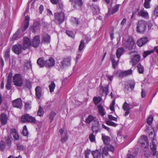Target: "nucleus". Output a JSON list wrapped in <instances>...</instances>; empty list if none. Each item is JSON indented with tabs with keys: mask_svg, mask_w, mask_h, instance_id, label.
Returning a JSON list of instances; mask_svg holds the SVG:
<instances>
[{
	"mask_svg": "<svg viewBox=\"0 0 158 158\" xmlns=\"http://www.w3.org/2000/svg\"><path fill=\"white\" fill-rule=\"evenodd\" d=\"M123 45L125 49L131 51L134 48L135 43L134 38L131 36H129L123 41Z\"/></svg>",
	"mask_w": 158,
	"mask_h": 158,
	"instance_id": "nucleus-1",
	"label": "nucleus"
},
{
	"mask_svg": "<svg viewBox=\"0 0 158 158\" xmlns=\"http://www.w3.org/2000/svg\"><path fill=\"white\" fill-rule=\"evenodd\" d=\"M148 24L147 22L143 19L138 21L136 27V31L138 33L143 34L146 31Z\"/></svg>",
	"mask_w": 158,
	"mask_h": 158,
	"instance_id": "nucleus-2",
	"label": "nucleus"
},
{
	"mask_svg": "<svg viewBox=\"0 0 158 158\" xmlns=\"http://www.w3.org/2000/svg\"><path fill=\"white\" fill-rule=\"evenodd\" d=\"M21 121L23 123L27 122L35 123H36L35 118L28 114L22 115L21 118Z\"/></svg>",
	"mask_w": 158,
	"mask_h": 158,
	"instance_id": "nucleus-3",
	"label": "nucleus"
},
{
	"mask_svg": "<svg viewBox=\"0 0 158 158\" xmlns=\"http://www.w3.org/2000/svg\"><path fill=\"white\" fill-rule=\"evenodd\" d=\"M14 84L17 86L20 87L23 84V81L21 75L19 74H15L13 77Z\"/></svg>",
	"mask_w": 158,
	"mask_h": 158,
	"instance_id": "nucleus-4",
	"label": "nucleus"
},
{
	"mask_svg": "<svg viewBox=\"0 0 158 158\" xmlns=\"http://www.w3.org/2000/svg\"><path fill=\"white\" fill-rule=\"evenodd\" d=\"M54 17L55 20L58 21L59 24L63 23L64 21L65 15L62 11L55 13Z\"/></svg>",
	"mask_w": 158,
	"mask_h": 158,
	"instance_id": "nucleus-5",
	"label": "nucleus"
},
{
	"mask_svg": "<svg viewBox=\"0 0 158 158\" xmlns=\"http://www.w3.org/2000/svg\"><path fill=\"white\" fill-rule=\"evenodd\" d=\"M23 45V49L24 50L30 48L31 45V43L30 39L27 37H24Z\"/></svg>",
	"mask_w": 158,
	"mask_h": 158,
	"instance_id": "nucleus-6",
	"label": "nucleus"
},
{
	"mask_svg": "<svg viewBox=\"0 0 158 158\" xmlns=\"http://www.w3.org/2000/svg\"><path fill=\"white\" fill-rule=\"evenodd\" d=\"M91 129L93 133H97L100 131V124L99 121L95 120L93 122L91 127Z\"/></svg>",
	"mask_w": 158,
	"mask_h": 158,
	"instance_id": "nucleus-7",
	"label": "nucleus"
},
{
	"mask_svg": "<svg viewBox=\"0 0 158 158\" xmlns=\"http://www.w3.org/2000/svg\"><path fill=\"white\" fill-rule=\"evenodd\" d=\"M13 51L16 54L19 55L22 52L23 47L21 44H17L14 45L12 47Z\"/></svg>",
	"mask_w": 158,
	"mask_h": 158,
	"instance_id": "nucleus-8",
	"label": "nucleus"
},
{
	"mask_svg": "<svg viewBox=\"0 0 158 158\" xmlns=\"http://www.w3.org/2000/svg\"><path fill=\"white\" fill-rule=\"evenodd\" d=\"M132 66H134L137 64L140 60L141 57L139 55L135 54L131 57Z\"/></svg>",
	"mask_w": 158,
	"mask_h": 158,
	"instance_id": "nucleus-9",
	"label": "nucleus"
},
{
	"mask_svg": "<svg viewBox=\"0 0 158 158\" xmlns=\"http://www.w3.org/2000/svg\"><path fill=\"white\" fill-rule=\"evenodd\" d=\"M70 2H72L73 7L75 9H80L83 5L82 0H69Z\"/></svg>",
	"mask_w": 158,
	"mask_h": 158,
	"instance_id": "nucleus-10",
	"label": "nucleus"
},
{
	"mask_svg": "<svg viewBox=\"0 0 158 158\" xmlns=\"http://www.w3.org/2000/svg\"><path fill=\"white\" fill-rule=\"evenodd\" d=\"M148 40V37H144L138 39L136 44L139 47H141L146 44Z\"/></svg>",
	"mask_w": 158,
	"mask_h": 158,
	"instance_id": "nucleus-11",
	"label": "nucleus"
},
{
	"mask_svg": "<svg viewBox=\"0 0 158 158\" xmlns=\"http://www.w3.org/2000/svg\"><path fill=\"white\" fill-rule=\"evenodd\" d=\"M55 64V61L54 59L51 57L45 61V66L48 68H51L54 66Z\"/></svg>",
	"mask_w": 158,
	"mask_h": 158,
	"instance_id": "nucleus-12",
	"label": "nucleus"
},
{
	"mask_svg": "<svg viewBox=\"0 0 158 158\" xmlns=\"http://www.w3.org/2000/svg\"><path fill=\"white\" fill-rule=\"evenodd\" d=\"M14 107L21 109L22 107V102L21 98H17L12 102Z\"/></svg>",
	"mask_w": 158,
	"mask_h": 158,
	"instance_id": "nucleus-13",
	"label": "nucleus"
},
{
	"mask_svg": "<svg viewBox=\"0 0 158 158\" xmlns=\"http://www.w3.org/2000/svg\"><path fill=\"white\" fill-rule=\"evenodd\" d=\"M8 118L7 115L4 113H2L0 115V121L2 125H4L7 123Z\"/></svg>",
	"mask_w": 158,
	"mask_h": 158,
	"instance_id": "nucleus-14",
	"label": "nucleus"
},
{
	"mask_svg": "<svg viewBox=\"0 0 158 158\" xmlns=\"http://www.w3.org/2000/svg\"><path fill=\"white\" fill-rule=\"evenodd\" d=\"M135 82L131 80L125 85L124 89L125 91H129V88L131 90H133L135 86Z\"/></svg>",
	"mask_w": 158,
	"mask_h": 158,
	"instance_id": "nucleus-15",
	"label": "nucleus"
},
{
	"mask_svg": "<svg viewBox=\"0 0 158 158\" xmlns=\"http://www.w3.org/2000/svg\"><path fill=\"white\" fill-rule=\"evenodd\" d=\"M40 37L39 35L35 36L32 41V46L35 48L38 47L40 44Z\"/></svg>",
	"mask_w": 158,
	"mask_h": 158,
	"instance_id": "nucleus-16",
	"label": "nucleus"
},
{
	"mask_svg": "<svg viewBox=\"0 0 158 158\" xmlns=\"http://www.w3.org/2000/svg\"><path fill=\"white\" fill-rule=\"evenodd\" d=\"M36 98L39 99H40L42 96V89L40 86H37L35 89Z\"/></svg>",
	"mask_w": 158,
	"mask_h": 158,
	"instance_id": "nucleus-17",
	"label": "nucleus"
},
{
	"mask_svg": "<svg viewBox=\"0 0 158 158\" xmlns=\"http://www.w3.org/2000/svg\"><path fill=\"white\" fill-rule=\"evenodd\" d=\"M71 58L70 57H68L64 58L63 60L61 62V67L63 68L68 66H69L71 64Z\"/></svg>",
	"mask_w": 158,
	"mask_h": 158,
	"instance_id": "nucleus-18",
	"label": "nucleus"
},
{
	"mask_svg": "<svg viewBox=\"0 0 158 158\" xmlns=\"http://www.w3.org/2000/svg\"><path fill=\"white\" fill-rule=\"evenodd\" d=\"M10 136L12 137L15 140H18L19 139V136L15 128H12L10 130Z\"/></svg>",
	"mask_w": 158,
	"mask_h": 158,
	"instance_id": "nucleus-19",
	"label": "nucleus"
},
{
	"mask_svg": "<svg viewBox=\"0 0 158 158\" xmlns=\"http://www.w3.org/2000/svg\"><path fill=\"white\" fill-rule=\"evenodd\" d=\"M132 70L130 69L128 70L119 72L118 74V76L120 77H123L132 74Z\"/></svg>",
	"mask_w": 158,
	"mask_h": 158,
	"instance_id": "nucleus-20",
	"label": "nucleus"
},
{
	"mask_svg": "<svg viewBox=\"0 0 158 158\" xmlns=\"http://www.w3.org/2000/svg\"><path fill=\"white\" fill-rule=\"evenodd\" d=\"M137 15L138 17H141L145 19H148L149 18L148 13L145 11L144 9L138 12Z\"/></svg>",
	"mask_w": 158,
	"mask_h": 158,
	"instance_id": "nucleus-21",
	"label": "nucleus"
},
{
	"mask_svg": "<svg viewBox=\"0 0 158 158\" xmlns=\"http://www.w3.org/2000/svg\"><path fill=\"white\" fill-rule=\"evenodd\" d=\"M119 6V4H116L112 9H109L108 10V15H110L111 14L112 15L117 12L118 10Z\"/></svg>",
	"mask_w": 158,
	"mask_h": 158,
	"instance_id": "nucleus-22",
	"label": "nucleus"
},
{
	"mask_svg": "<svg viewBox=\"0 0 158 158\" xmlns=\"http://www.w3.org/2000/svg\"><path fill=\"white\" fill-rule=\"evenodd\" d=\"M50 38V36L48 34L43 35L41 37V42L43 44L49 43Z\"/></svg>",
	"mask_w": 158,
	"mask_h": 158,
	"instance_id": "nucleus-23",
	"label": "nucleus"
},
{
	"mask_svg": "<svg viewBox=\"0 0 158 158\" xmlns=\"http://www.w3.org/2000/svg\"><path fill=\"white\" fill-rule=\"evenodd\" d=\"M150 148L152 152V155L153 156H155L156 153V143L153 139L152 143H150Z\"/></svg>",
	"mask_w": 158,
	"mask_h": 158,
	"instance_id": "nucleus-24",
	"label": "nucleus"
},
{
	"mask_svg": "<svg viewBox=\"0 0 158 158\" xmlns=\"http://www.w3.org/2000/svg\"><path fill=\"white\" fill-rule=\"evenodd\" d=\"M30 17L27 15L25 17L24 25L22 31L24 32L28 27L29 25Z\"/></svg>",
	"mask_w": 158,
	"mask_h": 158,
	"instance_id": "nucleus-25",
	"label": "nucleus"
},
{
	"mask_svg": "<svg viewBox=\"0 0 158 158\" xmlns=\"http://www.w3.org/2000/svg\"><path fill=\"white\" fill-rule=\"evenodd\" d=\"M102 139L105 145H107L109 144L110 140L109 136L102 134Z\"/></svg>",
	"mask_w": 158,
	"mask_h": 158,
	"instance_id": "nucleus-26",
	"label": "nucleus"
},
{
	"mask_svg": "<svg viewBox=\"0 0 158 158\" xmlns=\"http://www.w3.org/2000/svg\"><path fill=\"white\" fill-rule=\"evenodd\" d=\"M139 141L142 144H144L145 143H146L148 145V138L147 136L145 135H143L141 136Z\"/></svg>",
	"mask_w": 158,
	"mask_h": 158,
	"instance_id": "nucleus-27",
	"label": "nucleus"
},
{
	"mask_svg": "<svg viewBox=\"0 0 158 158\" xmlns=\"http://www.w3.org/2000/svg\"><path fill=\"white\" fill-rule=\"evenodd\" d=\"M110 59L111 61L112 66L114 69H115L118 64L119 60H116L114 59V56H112L110 57Z\"/></svg>",
	"mask_w": 158,
	"mask_h": 158,
	"instance_id": "nucleus-28",
	"label": "nucleus"
},
{
	"mask_svg": "<svg viewBox=\"0 0 158 158\" xmlns=\"http://www.w3.org/2000/svg\"><path fill=\"white\" fill-rule=\"evenodd\" d=\"M37 63L40 67H43L45 66V61H44L43 58L40 57L38 59Z\"/></svg>",
	"mask_w": 158,
	"mask_h": 158,
	"instance_id": "nucleus-29",
	"label": "nucleus"
},
{
	"mask_svg": "<svg viewBox=\"0 0 158 158\" xmlns=\"http://www.w3.org/2000/svg\"><path fill=\"white\" fill-rule=\"evenodd\" d=\"M92 154L94 158H100L101 156V154L98 150L92 151Z\"/></svg>",
	"mask_w": 158,
	"mask_h": 158,
	"instance_id": "nucleus-30",
	"label": "nucleus"
},
{
	"mask_svg": "<svg viewBox=\"0 0 158 158\" xmlns=\"http://www.w3.org/2000/svg\"><path fill=\"white\" fill-rule=\"evenodd\" d=\"M124 51V49L123 48L121 47L118 48L116 52V55L117 57L118 58H119L123 54Z\"/></svg>",
	"mask_w": 158,
	"mask_h": 158,
	"instance_id": "nucleus-31",
	"label": "nucleus"
},
{
	"mask_svg": "<svg viewBox=\"0 0 158 158\" xmlns=\"http://www.w3.org/2000/svg\"><path fill=\"white\" fill-rule=\"evenodd\" d=\"M98 108L99 114L102 116H104L105 114L104 112V110L103 106L101 104H100L98 105Z\"/></svg>",
	"mask_w": 158,
	"mask_h": 158,
	"instance_id": "nucleus-32",
	"label": "nucleus"
},
{
	"mask_svg": "<svg viewBox=\"0 0 158 158\" xmlns=\"http://www.w3.org/2000/svg\"><path fill=\"white\" fill-rule=\"evenodd\" d=\"M95 119V117L92 115L89 114L88 117L86 119L85 122L87 123H90L92 121H94Z\"/></svg>",
	"mask_w": 158,
	"mask_h": 158,
	"instance_id": "nucleus-33",
	"label": "nucleus"
},
{
	"mask_svg": "<svg viewBox=\"0 0 158 158\" xmlns=\"http://www.w3.org/2000/svg\"><path fill=\"white\" fill-rule=\"evenodd\" d=\"M10 48H7L5 51V54L4 56V57L5 60H7L10 57Z\"/></svg>",
	"mask_w": 158,
	"mask_h": 158,
	"instance_id": "nucleus-34",
	"label": "nucleus"
},
{
	"mask_svg": "<svg viewBox=\"0 0 158 158\" xmlns=\"http://www.w3.org/2000/svg\"><path fill=\"white\" fill-rule=\"evenodd\" d=\"M31 85L32 83L29 79H26L25 87L27 88L29 90H30L32 87Z\"/></svg>",
	"mask_w": 158,
	"mask_h": 158,
	"instance_id": "nucleus-35",
	"label": "nucleus"
},
{
	"mask_svg": "<svg viewBox=\"0 0 158 158\" xmlns=\"http://www.w3.org/2000/svg\"><path fill=\"white\" fill-rule=\"evenodd\" d=\"M137 68L138 71L139 73L140 74H142L144 72V68L143 65L139 63L137 65Z\"/></svg>",
	"mask_w": 158,
	"mask_h": 158,
	"instance_id": "nucleus-36",
	"label": "nucleus"
},
{
	"mask_svg": "<svg viewBox=\"0 0 158 158\" xmlns=\"http://www.w3.org/2000/svg\"><path fill=\"white\" fill-rule=\"evenodd\" d=\"M48 87L50 92L52 93L53 92L56 87V84L53 81H52L51 84L49 85Z\"/></svg>",
	"mask_w": 158,
	"mask_h": 158,
	"instance_id": "nucleus-37",
	"label": "nucleus"
},
{
	"mask_svg": "<svg viewBox=\"0 0 158 158\" xmlns=\"http://www.w3.org/2000/svg\"><path fill=\"white\" fill-rule=\"evenodd\" d=\"M93 101L94 103L97 105L101 101V98L100 97H94L93 99Z\"/></svg>",
	"mask_w": 158,
	"mask_h": 158,
	"instance_id": "nucleus-38",
	"label": "nucleus"
},
{
	"mask_svg": "<svg viewBox=\"0 0 158 158\" xmlns=\"http://www.w3.org/2000/svg\"><path fill=\"white\" fill-rule=\"evenodd\" d=\"M68 137L67 135V132H64V135L61 136V142L62 143H64L66 141L68 140Z\"/></svg>",
	"mask_w": 158,
	"mask_h": 158,
	"instance_id": "nucleus-39",
	"label": "nucleus"
},
{
	"mask_svg": "<svg viewBox=\"0 0 158 158\" xmlns=\"http://www.w3.org/2000/svg\"><path fill=\"white\" fill-rule=\"evenodd\" d=\"M109 86L108 85H106L105 87L102 86H100V88L102 89L103 92H105L106 95L108 93Z\"/></svg>",
	"mask_w": 158,
	"mask_h": 158,
	"instance_id": "nucleus-40",
	"label": "nucleus"
},
{
	"mask_svg": "<svg viewBox=\"0 0 158 158\" xmlns=\"http://www.w3.org/2000/svg\"><path fill=\"white\" fill-rule=\"evenodd\" d=\"M105 123L107 125L109 126L116 127L117 126L116 123L109 120H106Z\"/></svg>",
	"mask_w": 158,
	"mask_h": 158,
	"instance_id": "nucleus-41",
	"label": "nucleus"
},
{
	"mask_svg": "<svg viewBox=\"0 0 158 158\" xmlns=\"http://www.w3.org/2000/svg\"><path fill=\"white\" fill-rule=\"evenodd\" d=\"M154 52V50H153L145 51L143 53V57L146 58L148 55L153 53Z\"/></svg>",
	"mask_w": 158,
	"mask_h": 158,
	"instance_id": "nucleus-42",
	"label": "nucleus"
},
{
	"mask_svg": "<svg viewBox=\"0 0 158 158\" xmlns=\"http://www.w3.org/2000/svg\"><path fill=\"white\" fill-rule=\"evenodd\" d=\"M40 25V23L38 21H36L33 24V31L34 33L35 32L36 30V27L39 26Z\"/></svg>",
	"mask_w": 158,
	"mask_h": 158,
	"instance_id": "nucleus-43",
	"label": "nucleus"
},
{
	"mask_svg": "<svg viewBox=\"0 0 158 158\" xmlns=\"http://www.w3.org/2000/svg\"><path fill=\"white\" fill-rule=\"evenodd\" d=\"M151 0H145L143 4L144 7L146 9H148L150 7V5Z\"/></svg>",
	"mask_w": 158,
	"mask_h": 158,
	"instance_id": "nucleus-44",
	"label": "nucleus"
},
{
	"mask_svg": "<svg viewBox=\"0 0 158 158\" xmlns=\"http://www.w3.org/2000/svg\"><path fill=\"white\" fill-rule=\"evenodd\" d=\"M122 108L124 110H130L129 104L126 101L125 102L123 105Z\"/></svg>",
	"mask_w": 158,
	"mask_h": 158,
	"instance_id": "nucleus-45",
	"label": "nucleus"
},
{
	"mask_svg": "<svg viewBox=\"0 0 158 158\" xmlns=\"http://www.w3.org/2000/svg\"><path fill=\"white\" fill-rule=\"evenodd\" d=\"M85 45V43L84 41L81 40L79 44L78 50L80 51H81L84 48Z\"/></svg>",
	"mask_w": 158,
	"mask_h": 158,
	"instance_id": "nucleus-46",
	"label": "nucleus"
},
{
	"mask_svg": "<svg viewBox=\"0 0 158 158\" xmlns=\"http://www.w3.org/2000/svg\"><path fill=\"white\" fill-rule=\"evenodd\" d=\"M6 145L5 142L2 141H0V150L1 151H3L5 148Z\"/></svg>",
	"mask_w": 158,
	"mask_h": 158,
	"instance_id": "nucleus-47",
	"label": "nucleus"
},
{
	"mask_svg": "<svg viewBox=\"0 0 158 158\" xmlns=\"http://www.w3.org/2000/svg\"><path fill=\"white\" fill-rule=\"evenodd\" d=\"M56 113L54 111H52L50 112L49 116V119L50 120V123H52V121L53 120L54 117L56 115Z\"/></svg>",
	"mask_w": 158,
	"mask_h": 158,
	"instance_id": "nucleus-48",
	"label": "nucleus"
},
{
	"mask_svg": "<svg viewBox=\"0 0 158 158\" xmlns=\"http://www.w3.org/2000/svg\"><path fill=\"white\" fill-rule=\"evenodd\" d=\"M22 134L23 135L25 136H27L28 135V131L26 125H24L23 126Z\"/></svg>",
	"mask_w": 158,
	"mask_h": 158,
	"instance_id": "nucleus-49",
	"label": "nucleus"
},
{
	"mask_svg": "<svg viewBox=\"0 0 158 158\" xmlns=\"http://www.w3.org/2000/svg\"><path fill=\"white\" fill-rule=\"evenodd\" d=\"M108 151L113 152L114 150V146L111 145H107L105 146Z\"/></svg>",
	"mask_w": 158,
	"mask_h": 158,
	"instance_id": "nucleus-50",
	"label": "nucleus"
},
{
	"mask_svg": "<svg viewBox=\"0 0 158 158\" xmlns=\"http://www.w3.org/2000/svg\"><path fill=\"white\" fill-rule=\"evenodd\" d=\"M44 114V110L42 107L40 106L37 112V115L40 116H42Z\"/></svg>",
	"mask_w": 158,
	"mask_h": 158,
	"instance_id": "nucleus-51",
	"label": "nucleus"
},
{
	"mask_svg": "<svg viewBox=\"0 0 158 158\" xmlns=\"http://www.w3.org/2000/svg\"><path fill=\"white\" fill-rule=\"evenodd\" d=\"M115 104V100H114L112 101L110 105V108L111 111H115L114 105Z\"/></svg>",
	"mask_w": 158,
	"mask_h": 158,
	"instance_id": "nucleus-52",
	"label": "nucleus"
},
{
	"mask_svg": "<svg viewBox=\"0 0 158 158\" xmlns=\"http://www.w3.org/2000/svg\"><path fill=\"white\" fill-rule=\"evenodd\" d=\"M94 133L90 134L89 135V139L91 142H94L95 140V136L94 135Z\"/></svg>",
	"mask_w": 158,
	"mask_h": 158,
	"instance_id": "nucleus-53",
	"label": "nucleus"
},
{
	"mask_svg": "<svg viewBox=\"0 0 158 158\" xmlns=\"http://www.w3.org/2000/svg\"><path fill=\"white\" fill-rule=\"evenodd\" d=\"M153 119L152 115H150L147 119V123L149 125H151L152 123Z\"/></svg>",
	"mask_w": 158,
	"mask_h": 158,
	"instance_id": "nucleus-54",
	"label": "nucleus"
},
{
	"mask_svg": "<svg viewBox=\"0 0 158 158\" xmlns=\"http://www.w3.org/2000/svg\"><path fill=\"white\" fill-rule=\"evenodd\" d=\"M71 20L74 24H76L77 25L79 24V20L78 19H77L76 18L74 17H72Z\"/></svg>",
	"mask_w": 158,
	"mask_h": 158,
	"instance_id": "nucleus-55",
	"label": "nucleus"
},
{
	"mask_svg": "<svg viewBox=\"0 0 158 158\" xmlns=\"http://www.w3.org/2000/svg\"><path fill=\"white\" fill-rule=\"evenodd\" d=\"M91 152L90 150L87 149L85 151V158H89V156Z\"/></svg>",
	"mask_w": 158,
	"mask_h": 158,
	"instance_id": "nucleus-56",
	"label": "nucleus"
},
{
	"mask_svg": "<svg viewBox=\"0 0 158 158\" xmlns=\"http://www.w3.org/2000/svg\"><path fill=\"white\" fill-rule=\"evenodd\" d=\"M66 34L69 36H70L72 38H73L74 37V35L73 32L72 31L67 30L66 31Z\"/></svg>",
	"mask_w": 158,
	"mask_h": 158,
	"instance_id": "nucleus-57",
	"label": "nucleus"
},
{
	"mask_svg": "<svg viewBox=\"0 0 158 158\" xmlns=\"http://www.w3.org/2000/svg\"><path fill=\"white\" fill-rule=\"evenodd\" d=\"M17 150H23L24 149V146L20 143L17 144Z\"/></svg>",
	"mask_w": 158,
	"mask_h": 158,
	"instance_id": "nucleus-58",
	"label": "nucleus"
},
{
	"mask_svg": "<svg viewBox=\"0 0 158 158\" xmlns=\"http://www.w3.org/2000/svg\"><path fill=\"white\" fill-rule=\"evenodd\" d=\"M108 118L110 120H113L116 122L118 121L117 118L114 117L112 115H108Z\"/></svg>",
	"mask_w": 158,
	"mask_h": 158,
	"instance_id": "nucleus-59",
	"label": "nucleus"
},
{
	"mask_svg": "<svg viewBox=\"0 0 158 158\" xmlns=\"http://www.w3.org/2000/svg\"><path fill=\"white\" fill-rule=\"evenodd\" d=\"M19 31H17L13 35L12 37V39L13 40H15L18 37L19 34Z\"/></svg>",
	"mask_w": 158,
	"mask_h": 158,
	"instance_id": "nucleus-60",
	"label": "nucleus"
},
{
	"mask_svg": "<svg viewBox=\"0 0 158 158\" xmlns=\"http://www.w3.org/2000/svg\"><path fill=\"white\" fill-rule=\"evenodd\" d=\"M12 78V73L11 72H10L8 76L7 82H11V80Z\"/></svg>",
	"mask_w": 158,
	"mask_h": 158,
	"instance_id": "nucleus-61",
	"label": "nucleus"
},
{
	"mask_svg": "<svg viewBox=\"0 0 158 158\" xmlns=\"http://www.w3.org/2000/svg\"><path fill=\"white\" fill-rule=\"evenodd\" d=\"M153 15L156 17H158V6L155 8L153 12Z\"/></svg>",
	"mask_w": 158,
	"mask_h": 158,
	"instance_id": "nucleus-62",
	"label": "nucleus"
},
{
	"mask_svg": "<svg viewBox=\"0 0 158 158\" xmlns=\"http://www.w3.org/2000/svg\"><path fill=\"white\" fill-rule=\"evenodd\" d=\"M25 65L28 69L30 68L31 67V62L29 60H27L26 62Z\"/></svg>",
	"mask_w": 158,
	"mask_h": 158,
	"instance_id": "nucleus-63",
	"label": "nucleus"
},
{
	"mask_svg": "<svg viewBox=\"0 0 158 158\" xmlns=\"http://www.w3.org/2000/svg\"><path fill=\"white\" fill-rule=\"evenodd\" d=\"M6 87L8 90H10L11 89V82H7Z\"/></svg>",
	"mask_w": 158,
	"mask_h": 158,
	"instance_id": "nucleus-64",
	"label": "nucleus"
}]
</instances>
